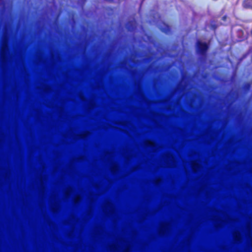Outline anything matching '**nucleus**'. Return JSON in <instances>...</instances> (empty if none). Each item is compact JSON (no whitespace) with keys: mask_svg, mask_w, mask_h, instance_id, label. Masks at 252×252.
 <instances>
[{"mask_svg":"<svg viewBox=\"0 0 252 252\" xmlns=\"http://www.w3.org/2000/svg\"><path fill=\"white\" fill-rule=\"evenodd\" d=\"M160 31L165 33H168L170 32L171 29L170 26L165 23H163V25L160 28Z\"/></svg>","mask_w":252,"mask_h":252,"instance_id":"obj_3","label":"nucleus"},{"mask_svg":"<svg viewBox=\"0 0 252 252\" xmlns=\"http://www.w3.org/2000/svg\"><path fill=\"white\" fill-rule=\"evenodd\" d=\"M251 87V84L250 82L245 83L243 86V89L245 92L249 91Z\"/></svg>","mask_w":252,"mask_h":252,"instance_id":"obj_4","label":"nucleus"},{"mask_svg":"<svg viewBox=\"0 0 252 252\" xmlns=\"http://www.w3.org/2000/svg\"><path fill=\"white\" fill-rule=\"evenodd\" d=\"M209 48L208 43L197 41L196 43V53L199 55L202 59L205 60L207 56V52Z\"/></svg>","mask_w":252,"mask_h":252,"instance_id":"obj_1","label":"nucleus"},{"mask_svg":"<svg viewBox=\"0 0 252 252\" xmlns=\"http://www.w3.org/2000/svg\"><path fill=\"white\" fill-rule=\"evenodd\" d=\"M105 0L107 1L110 2H112L114 1V0Z\"/></svg>","mask_w":252,"mask_h":252,"instance_id":"obj_5","label":"nucleus"},{"mask_svg":"<svg viewBox=\"0 0 252 252\" xmlns=\"http://www.w3.org/2000/svg\"><path fill=\"white\" fill-rule=\"evenodd\" d=\"M242 6L244 9L252 10V0H243Z\"/></svg>","mask_w":252,"mask_h":252,"instance_id":"obj_2","label":"nucleus"}]
</instances>
